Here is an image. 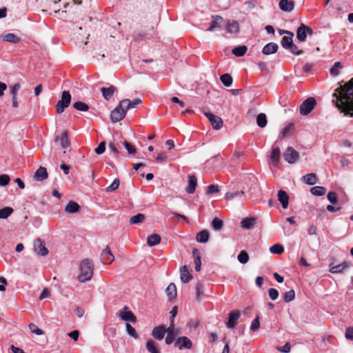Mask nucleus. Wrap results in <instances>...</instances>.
Here are the masks:
<instances>
[{"label": "nucleus", "instance_id": "obj_1", "mask_svg": "<svg viewBox=\"0 0 353 353\" xmlns=\"http://www.w3.org/2000/svg\"><path fill=\"white\" fill-rule=\"evenodd\" d=\"M333 103L344 116L353 117V77L338 87L332 94Z\"/></svg>", "mask_w": 353, "mask_h": 353}, {"label": "nucleus", "instance_id": "obj_2", "mask_svg": "<svg viewBox=\"0 0 353 353\" xmlns=\"http://www.w3.org/2000/svg\"><path fill=\"white\" fill-rule=\"evenodd\" d=\"M80 274L78 276V280L84 283L90 281L93 275L94 263L91 259H85L80 263Z\"/></svg>", "mask_w": 353, "mask_h": 353}, {"label": "nucleus", "instance_id": "obj_3", "mask_svg": "<svg viewBox=\"0 0 353 353\" xmlns=\"http://www.w3.org/2000/svg\"><path fill=\"white\" fill-rule=\"evenodd\" d=\"M71 101V94L69 91L64 90L61 94V99L59 100L56 105L57 114L62 113L68 108Z\"/></svg>", "mask_w": 353, "mask_h": 353}, {"label": "nucleus", "instance_id": "obj_4", "mask_svg": "<svg viewBox=\"0 0 353 353\" xmlns=\"http://www.w3.org/2000/svg\"><path fill=\"white\" fill-rule=\"evenodd\" d=\"M316 105L314 97H308L300 105L299 111L301 115L305 116L311 112Z\"/></svg>", "mask_w": 353, "mask_h": 353}, {"label": "nucleus", "instance_id": "obj_5", "mask_svg": "<svg viewBox=\"0 0 353 353\" xmlns=\"http://www.w3.org/2000/svg\"><path fill=\"white\" fill-rule=\"evenodd\" d=\"M127 110L125 106H121L119 104L111 112L110 119L113 123L121 121L125 116Z\"/></svg>", "mask_w": 353, "mask_h": 353}, {"label": "nucleus", "instance_id": "obj_6", "mask_svg": "<svg viewBox=\"0 0 353 353\" xmlns=\"http://www.w3.org/2000/svg\"><path fill=\"white\" fill-rule=\"evenodd\" d=\"M284 159L289 163H294L299 159V153L292 147H288L283 154Z\"/></svg>", "mask_w": 353, "mask_h": 353}, {"label": "nucleus", "instance_id": "obj_7", "mask_svg": "<svg viewBox=\"0 0 353 353\" xmlns=\"http://www.w3.org/2000/svg\"><path fill=\"white\" fill-rule=\"evenodd\" d=\"M312 32L313 31L311 28L305 26L303 23H301L296 31L297 39L299 40L300 41H305L307 37V33L309 34H312Z\"/></svg>", "mask_w": 353, "mask_h": 353}, {"label": "nucleus", "instance_id": "obj_8", "mask_svg": "<svg viewBox=\"0 0 353 353\" xmlns=\"http://www.w3.org/2000/svg\"><path fill=\"white\" fill-rule=\"evenodd\" d=\"M205 116L208 119L213 128L219 130L223 126V121L221 117L211 112H205Z\"/></svg>", "mask_w": 353, "mask_h": 353}, {"label": "nucleus", "instance_id": "obj_9", "mask_svg": "<svg viewBox=\"0 0 353 353\" xmlns=\"http://www.w3.org/2000/svg\"><path fill=\"white\" fill-rule=\"evenodd\" d=\"M34 250L37 254L41 256H44L48 253V250L45 245L44 241L41 239H37L34 241Z\"/></svg>", "mask_w": 353, "mask_h": 353}, {"label": "nucleus", "instance_id": "obj_10", "mask_svg": "<svg viewBox=\"0 0 353 353\" xmlns=\"http://www.w3.org/2000/svg\"><path fill=\"white\" fill-rule=\"evenodd\" d=\"M127 310L128 307L125 306L123 310L119 311L117 315L125 321L135 323L137 321L136 316L131 311H128Z\"/></svg>", "mask_w": 353, "mask_h": 353}, {"label": "nucleus", "instance_id": "obj_11", "mask_svg": "<svg viewBox=\"0 0 353 353\" xmlns=\"http://www.w3.org/2000/svg\"><path fill=\"white\" fill-rule=\"evenodd\" d=\"M240 312L237 310H233L229 313L228 321L226 325L228 328H234L237 324V321L240 317Z\"/></svg>", "mask_w": 353, "mask_h": 353}, {"label": "nucleus", "instance_id": "obj_12", "mask_svg": "<svg viewBox=\"0 0 353 353\" xmlns=\"http://www.w3.org/2000/svg\"><path fill=\"white\" fill-rule=\"evenodd\" d=\"M114 260V256L112 254L109 246H106L101 254V261L103 264H110Z\"/></svg>", "mask_w": 353, "mask_h": 353}, {"label": "nucleus", "instance_id": "obj_13", "mask_svg": "<svg viewBox=\"0 0 353 353\" xmlns=\"http://www.w3.org/2000/svg\"><path fill=\"white\" fill-rule=\"evenodd\" d=\"M174 346L178 347L179 350L183 348L190 349L192 346V341L186 336H180L176 339Z\"/></svg>", "mask_w": 353, "mask_h": 353}, {"label": "nucleus", "instance_id": "obj_14", "mask_svg": "<svg viewBox=\"0 0 353 353\" xmlns=\"http://www.w3.org/2000/svg\"><path fill=\"white\" fill-rule=\"evenodd\" d=\"M212 21L211 22L210 26L206 29V31L212 32L214 31L216 28H220L221 27V23L223 21V17L219 15H214L212 17Z\"/></svg>", "mask_w": 353, "mask_h": 353}, {"label": "nucleus", "instance_id": "obj_15", "mask_svg": "<svg viewBox=\"0 0 353 353\" xmlns=\"http://www.w3.org/2000/svg\"><path fill=\"white\" fill-rule=\"evenodd\" d=\"M165 334V328L163 325L154 327L152 332V336L157 340L161 341Z\"/></svg>", "mask_w": 353, "mask_h": 353}, {"label": "nucleus", "instance_id": "obj_16", "mask_svg": "<svg viewBox=\"0 0 353 353\" xmlns=\"http://www.w3.org/2000/svg\"><path fill=\"white\" fill-rule=\"evenodd\" d=\"M165 332L168 333V335L165 337V342L166 344L170 345L174 341L175 336L177 335V332H176L174 330V325H170V326L165 329Z\"/></svg>", "mask_w": 353, "mask_h": 353}, {"label": "nucleus", "instance_id": "obj_17", "mask_svg": "<svg viewBox=\"0 0 353 353\" xmlns=\"http://www.w3.org/2000/svg\"><path fill=\"white\" fill-rule=\"evenodd\" d=\"M141 103V100L139 99H135L132 101L127 99L121 101V106H125L127 110L130 108H137Z\"/></svg>", "mask_w": 353, "mask_h": 353}, {"label": "nucleus", "instance_id": "obj_18", "mask_svg": "<svg viewBox=\"0 0 353 353\" xmlns=\"http://www.w3.org/2000/svg\"><path fill=\"white\" fill-rule=\"evenodd\" d=\"M197 185V179L195 176L191 175L188 176V185L185 188V191L189 194H192L195 192Z\"/></svg>", "mask_w": 353, "mask_h": 353}, {"label": "nucleus", "instance_id": "obj_19", "mask_svg": "<svg viewBox=\"0 0 353 353\" xmlns=\"http://www.w3.org/2000/svg\"><path fill=\"white\" fill-rule=\"evenodd\" d=\"M278 200L281 203L282 207L286 209L289 204V196L287 192L283 190H280L278 192Z\"/></svg>", "mask_w": 353, "mask_h": 353}, {"label": "nucleus", "instance_id": "obj_20", "mask_svg": "<svg viewBox=\"0 0 353 353\" xmlns=\"http://www.w3.org/2000/svg\"><path fill=\"white\" fill-rule=\"evenodd\" d=\"M281 157L280 148L279 146L274 145L270 155L271 160L274 165H277L279 163Z\"/></svg>", "mask_w": 353, "mask_h": 353}, {"label": "nucleus", "instance_id": "obj_21", "mask_svg": "<svg viewBox=\"0 0 353 353\" xmlns=\"http://www.w3.org/2000/svg\"><path fill=\"white\" fill-rule=\"evenodd\" d=\"M48 172L46 168L41 166L34 173L35 180L42 181L48 178Z\"/></svg>", "mask_w": 353, "mask_h": 353}, {"label": "nucleus", "instance_id": "obj_22", "mask_svg": "<svg viewBox=\"0 0 353 353\" xmlns=\"http://www.w3.org/2000/svg\"><path fill=\"white\" fill-rule=\"evenodd\" d=\"M351 265V263L348 261H344L341 264L332 266L330 272L332 273H341L345 269L348 268Z\"/></svg>", "mask_w": 353, "mask_h": 353}, {"label": "nucleus", "instance_id": "obj_23", "mask_svg": "<svg viewBox=\"0 0 353 353\" xmlns=\"http://www.w3.org/2000/svg\"><path fill=\"white\" fill-rule=\"evenodd\" d=\"M278 48L279 47L276 43L271 42V43L266 44L263 47V48L262 50V52L266 55L272 54L273 53H275L277 51Z\"/></svg>", "mask_w": 353, "mask_h": 353}, {"label": "nucleus", "instance_id": "obj_24", "mask_svg": "<svg viewBox=\"0 0 353 353\" xmlns=\"http://www.w3.org/2000/svg\"><path fill=\"white\" fill-rule=\"evenodd\" d=\"M294 7L293 1L288 0H281L279 2V8L285 12H291Z\"/></svg>", "mask_w": 353, "mask_h": 353}, {"label": "nucleus", "instance_id": "obj_25", "mask_svg": "<svg viewBox=\"0 0 353 353\" xmlns=\"http://www.w3.org/2000/svg\"><path fill=\"white\" fill-rule=\"evenodd\" d=\"M115 90L116 88L114 85H110L108 88L103 87L101 88L103 97L108 101L113 96Z\"/></svg>", "mask_w": 353, "mask_h": 353}, {"label": "nucleus", "instance_id": "obj_26", "mask_svg": "<svg viewBox=\"0 0 353 353\" xmlns=\"http://www.w3.org/2000/svg\"><path fill=\"white\" fill-rule=\"evenodd\" d=\"M180 277H181V281L183 283H188V282H189L192 279V276L190 274V272H189L186 265H184V266L181 268V269H180Z\"/></svg>", "mask_w": 353, "mask_h": 353}, {"label": "nucleus", "instance_id": "obj_27", "mask_svg": "<svg viewBox=\"0 0 353 353\" xmlns=\"http://www.w3.org/2000/svg\"><path fill=\"white\" fill-rule=\"evenodd\" d=\"M146 350L150 353H160L157 343L152 339H150L145 344Z\"/></svg>", "mask_w": 353, "mask_h": 353}, {"label": "nucleus", "instance_id": "obj_28", "mask_svg": "<svg viewBox=\"0 0 353 353\" xmlns=\"http://www.w3.org/2000/svg\"><path fill=\"white\" fill-rule=\"evenodd\" d=\"M60 141L61 146L63 148H66L69 146V141L67 131L62 132L60 137L57 136L55 139V141Z\"/></svg>", "mask_w": 353, "mask_h": 353}, {"label": "nucleus", "instance_id": "obj_29", "mask_svg": "<svg viewBox=\"0 0 353 353\" xmlns=\"http://www.w3.org/2000/svg\"><path fill=\"white\" fill-rule=\"evenodd\" d=\"M255 223L256 219L254 217H248L243 219L241 222V227L245 229L252 228L254 226Z\"/></svg>", "mask_w": 353, "mask_h": 353}, {"label": "nucleus", "instance_id": "obj_30", "mask_svg": "<svg viewBox=\"0 0 353 353\" xmlns=\"http://www.w3.org/2000/svg\"><path fill=\"white\" fill-rule=\"evenodd\" d=\"M161 240V236L159 234H153L149 235L147 238V243L149 246L152 247L160 243Z\"/></svg>", "mask_w": 353, "mask_h": 353}, {"label": "nucleus", "instance_id": "obj_31", "mask_svg": "<svg viewBox=\"0 0 353 353\" xmlns=\"http://www.w3.org/2000/svg\"><path fill=\"white\" fill-rule=\"evenodd\" d=\"M79 205L77 203L72 201H70L65 208V212L71 214L77 212L79 210Z\"/></svg>", "mask_w": 353, "mask_h": 353}, {"label": "nucleus", "instance_id": "obj_32", "mask_svg": "<svg viewBox=\"0 0 353 353\" xmlns=\"http://www.w3.org/2000/svg\"><path fill=\"white\" fill-rule=\"evenodd\" d=\"M302 181L308 185H314L317 182V178L315 174L310 173L303 176Z\"/></svg>", "mask_w": 353, "mask_h": 353}, {"label": "nucleus", "instance_id": "obj_33", "mask_svg": "<svg viewBox=\"0 0 353 353\" xmlns=\"http://www.w3.org/2000/svg\"><path fill=\"white\" fill-rule=\"evenodd\" d=\"M165 293L169 299H172L176 296V288L174 283H171L165 290Z\"/></svg>", "mask_w": 353, "mask_h": 353}, {"label": "nucleus", "instance_id": "obj_34", "mask_svg": "<svg viewBox=\"0 0 353 353\" xmlns=\"http://www.w3.org/2000/svg\"><path fill=\"white\" fill-rule=\"evenodd\" d=\"M226 31L228 33H236L239 31V23L236 21H229L226 26Z\"/></svg>", "mask_w": 353, "mask_h": 353}, {"label": "nucleus", "instance_id": "obj_35", "mask_svg": "<svg viewBox=\"0 0 353 353\" xmlns=\"http://www.w3.org/2000/svg\"><path fill=\"white\" fill-rule=\"evenodd\" d=\"M293 33H290V36H285L282 38L281 46L285 49H290V46L293 44L292 37Z\"/></svg>", "mask_w": 353, "mask_h": 353}, {"label": "nucleus", "instance_id": "obj_36", "mask_svg": "<svg viewBox=\"0 0 353 353\" xmlns=\"http://www.w3.org/2000/svg\"><path fill=\"white\" fill-rule=\"evenodd\" d=\"M196 239L199 243H207L209 240V232L207 230H202L196 234Z\"/></svg>", "mask_w": 353, "mask_h": 353}, {"label": "nucleus", "instance_id": "obj_37", "mask_svg": "<svg viewBox=\"0 0 353 353\" xmlns=\"http://www.w3.org/2000/svg\"><path fill=\"white\" fill-rule=\"evenodd\" d=\"M3 41L13 43H17L20 41V39L14 34L8 33L3 37Z\"/></svg>", "mask_w": 353, "mask_h": 353}, {"label": "nucleus", "instance_id": "obj_38", "mask_svg": "<svg viewBox=\"0 0 353 353\" xmlns=\"http://www.w3.org/2000/svg\"><path fill=\"white\" fill-rule=\"evenodd\" d=\"M145 219V216L143 214L139 213L133 216H132L130 219V224H138L143 222Z\"/></svg>", "mask_w": 353, "mask_h": 353}, {"label": "nucleus", "instance_id": "obj_39", "mask_svg": "<svg viewBox=\"0 0 353 353\" xmlns=\"http://www.w3.org/2000/svg\"><path fill=\"white\" fill-rule=\"evenodd\" d=\"M220 80L222 82V83L226 86V87H230L232 85V81H233V79L231 77L230 74H222L221 77H220Z\"/></svg>", "mask_w": 353, "mask_h": 353}, {"label": "nucleus", "instance_id": "obj_40", "mask_svg": "<svg viewBox=\"0 0 353 353\" xmlns=\"http://www.w3.org/2000/svg\"><path fill=\"white\" fill-rule=\"evenodd\" d=\"M248 48L245 46H239L232 50V53L236 57L243 56L247 52Z\"/></svg>", "mask_w": 353, "mask_h": 353}, {"label": "nucleus", "instance_id": "obj_41", "mask_svg": "<svg viewBox=\"0 0 353 353\" xmlns=\"http://www.w3.org/2000/svg\"><path fill=\"white\" fill-rule=\"evenodd\" d=\"M257 125L260 128H264L267 125V117L264 113H260L256 117Z\"/></svg>", "mask_w": 353, "mask_h": 353}, {"label": "nucleus", "instance_id": "obj_42", "mask_svg": "<svg viewBox=\"0 0 353 353\" xmlns=\"http://www.w3.org/2000/svg\"><path fill=\"white\" fill-rule=\"evenodd\" d=\"M311 193L315 196H323L326 192V189L321 186H315L311 188Z\"/></svg>", "mask_w": 353, "mask_h": 353}, {"label": "nucleus", "instance_id": "obj_43", "mask_svg": "<svg viewBox=\"0 0 353 353\" xmlns=\"http://www.w3.org/2000/svg\"><path fill=\"white\" fill-rule=\"evenodd\" d=\"M73 107L79 110V111H82V112H86L89 110V106L88 104H86L84 102H82V101H77V102H75L74 104H73Z\"/></svg>", "mask_w": 353, "mask_h": 353}, {"label": "nucleus", "instance_id": "obj_44", "mask_svg": "<svg viewBox=\"0 0 353 353\" xmlns=\"http://www.w3.org/2000/svg\"><path fill=\"white\" fill-rule=\"evenodd\" d=\"M342 68L343 65L341 63V62H335L334 65L331 68L330 70V74L333 77L338 76L339 74V69Z\"/></svg>", "mask_w": 353, "mask_h": 353}, {"label": "nucleus", "instance_id": "obj_45", "mask_svg": "<svg viewBox=\"0 0 353 353\" xmlns=\"http://www.w3.org/2000/svg\"><path fill=\"white\" fill-rule=\"evenodd\" d=\"M270 251L272 254H281L284 252V248L282 245L276 243L270 247Z\"/></svg>", "mask_w": 353, "mask_h": 353}, {"label": "nucleus", "instance_id": "obj_46", "mask_svg": "<svg viewBox=\"0 0 353 353\" xmlns=\"http://www.w3.org/2000/svg\"><path fill=\"white\" fill-rule=\"evenodd\" d=\"M13 212V209L10 207H6L0 210V219L8 218Z\"/></svg>", "mask_w": 353, "mask_h": 353}, {"label": "nucleus", "instance_id": "obj_47", "mask_svg": "<svg viewBox=\"0 0 353 353\" xmlns=\"http://www.w3.org/2000/svg\"><path fill=\"white\" fill-rule=\"evenodd\" d=\"M196 300L200 301L202 299L204 294V286L201 283H198L196 287Z\"/></svg>", "mask_w": 353, "mask_h": 353}, {"label": "nucleus", "instance_id": "obj_48", "mask_svg": "<svg viewBox=\"0 0 353 353\" xmlns=\"http://www.w3.org/2000/svg\"><path fill=\"white\" fill-rule=\"evenodd\" d=\"M238 261L243 264L248 263L249 261L248 254L244 250L241 251L238 255Z\"/></svg>", "mask_w": 353, "mask_h": 353}, {"label": "nucleus", "instance_id": "obj_49", "mask_svg": "<svg viewBox=\"0 0 353 353\" xmlns=\"http://www.w3.org/2000/svg\"><path fill=\"white\" fill-rule=\"evenodd\" d=\"M120 181L119 179H115L112 184L106 188L105 190L108 192H113L117 190L119 187Z\"/></svg>", "mask_w": 353, "mask_h": 353}, {"label": "nucleus", "instance_id": "obj_50", "mask_svg": "<svg viewBox=\"0 0 353 353\" xmlns=\"http://www.w3.org/2000/svg\"><path fill=\"white\" fill-rule=\"evenodd\" d=\"M122 144L124 145L125 148L127 150L128 153L131 155H134L136 154V148L134 145L128 143V141L122 142Z\"/></svg>", "mask_w": 353, "mask_h": 353}, {"label": "nucleus", "instance_id": "obj_51", "mask_svg": "<svg viewBox=\"0 0 353 353\" xmlns=\"http://www.w3.org/2000/svg\"><path fill=\"white\" fill-rule=\"evenodd\" d=\"M223 221L218 218H214L212 221V227L215 230H220L223 228Z\"/></svg>", "mask_w": 353, "mask_h": 353}, {"label": "nucleus", "instance_id": "obj_52", "mask_svg": "<svg viewBox=\"0 0 353 353\" xmlns=\"http://www.w3.org/2000/svg\"><path fill=\"white\" fill-rule=\"evenodd\" d=\"M155 161L158 163H166L168 161V155L165 152H161L155 157Z\"/></svg>", "mask_w": 353, "mask_h": 353}, {"label": "nucleus", "instance_id": "obj_53", "mask_svg": "<svg viewBox=\"0 0 353 353\" xmlns=\"http://www.w3.org/2000/svg\"><path fill=\"white\" fill-rule=\"evenodd\" d=\"M295 298V292L293 290H290L284 294V301L289 303Z\"/></svg>", "mask_w": 353, "mask_h": 353}, {"label": "nucleus", "instance_id": "obj_54", "mask_svg": "<svg viewBox=\"0 0 353 353\" xmlns=\"http://www.w3.org/2000/svg\"><path fill=\"white\" fill-rule=\"evenodd\" d=\"M126 331L128 334L134 339L138 338V334L136 330L129 323H126Z\"/></svg>", "mask_w": 353, "mask_h": 353}, {"label": "nucleus", "instance_id": "obj_55", "mask_svg": "<svg viewBox=\"0 0 353 353\" xmlns=\"http://www.w3.org/2000/svg\"><path fill=\"white\" fill-rule=\"evenodd\" d=\"M244 192H228L225 195V199L227 201H230L233 199L234 197L238 196L243 195Z\"/></svg>", "mask_w": 353, "mask_h": 353}, {"label": "nucleus", "instance_id": "obj_56", "mask_svg": "<svg viewBox=\"0 0 353 353\" xmlns=\"http://www.w3.org/2000/svg\"><path fill=\"white\" fill-rule=\"evenodd\" d=\"M328 201L333 204H335L337 203L338 201V196L336 192H330L327 195Z\"/></svg>", "mask_w": 353, "mask_h": 353}, {"label": "nucleus", "instance_id": "obj_57", "mask_svg": "<svg viewBox=\"0 0 353 353\" xmlns=\"http://www.w3.org/2000/svg\"><path fill=\"white\" fill-rule=\"evenodd\" d=\"M20 88H21V85L19 83H17L14 85H13L12 86H11L10 88V91L12 94V97H13V96L17 97L18 91L19 90Z\"/></svg>", "mask_w": 353, "mask_h": 353}, {"label": "nucleus", "instance_id": "obj_58", "mask_svg": "<svg viewBox=\"0 0 353 353\" xmlns=\"http://www.w3.org/2000/svg\"><path fill=\"white\" fill-rule=\"evenodd\" d=\"M268 294L270 298L274 301L279 297V291L275 288H270L268 290Z\"/></svg>", "mask_w": 353, "mask_h": 353}, {"label": "nucleus", "instance_id": "obj_59", "mask_svg": "<svg viewBox=\"0 0 353 353\" xmlns=\"http://www.w3.org/2000/svg\"><path fill=\"white\" fill-rule=\"evenodd\" d=\"M29 328L32 333H34L37 335H41L43 334V332L34 323H30L29 325Z\"/></svg>", "mask_w": 353, "mask_h": 353}, {"label": "nucleus", "instance_id": "obj_60", "mask_svg": "<svg viewBox=\"0 0 353 353\" xmlns=\"http://www.w3.org/2000/svg\"><path fill=\"white\" fill-rule=\"evenodd\" d=\"M260 326L259 317L257 316L252 321L250 325V330L256 331Z\"/></svg>", "mask_w": 353, "mask_h": 353}, {"label": "nucleus", "instance_id": "obj_61", "mask_svg": "<svg viewBox=\"0 0 353 353\" xmlns=\"http://www.w3.org/2000/svg\"><path fill=\"white\" fill-rule=\"evenodd\" d=\"M105 150V142L102 141L99 143V145L95 148L94 151L97 154H103Z\"/></svg>", "mask_w": 353, "mask_h": 353}, {"label": "nucleus", "instance_id": "obj_62", "mask_svg": "<svg viewBox=\"0 0 353 353\" xmlns=\"http://www.w3.org/2000/svg\"><path fill=\"white\" fill-rule=\"evenodd\" d=\"M10 182V177L7 174L0 175V185L5 186Z\"/></svg>", "mask_w": 353, "mask_h": 353}, {"label": "nucleus", "instance_id": "obj_63", "mask_svg": "<svg viewBox=\"0 0 353 353\" xmlns=\"http://www.w3.org/2000/svg\"><path fill=\"white\" fill-rule=\"evenodd\" d=\"M219 192V188L217 185L212 184L208 187L207 193L209 194H213V193H216Z\"/></svg>", "mask_w": 353, "mask_h": 353}, {"label": "nucleus", "instance_id": "obj_64", "mask_svg": "<svg viewBox=\"0 0 353 353\" xmlns=\"http://www.w3.org/2000/svg\"><path fill=\"white\" fill-rule=\"evenodd\" d=\"M345 338L348 340L353 341V327H349L346 329Z\"/></svg>", "mask_w": 353, "mask_h": 353}]
</instances>
